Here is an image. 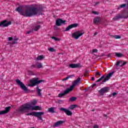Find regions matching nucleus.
<instances>
[{
  "instance_id": "1",
  "label": "nucleus",
  "mask_w": 128,
  "mask_h": 128,
  "mask_svg": "<svg viewBox=\"0 0 128 128\" xmlns=\"http://www.w3.org/2000/svg\"><path fill=\"white\" fill-rule=\"evenodd\" d=\"M44 8L42 6H39L38 9L36 7L30 6L26 8L24 10L18 7L16 8V12H18L21 16L26 18H30L34 16H36L38 14V12H42Z\"/></svg>"
},
{
  "instance_id": "2",
  "label": "nucleus",
  "mask_w": 128,
  "mask_h": 128,
  "mask_svg": "<svg viewBox=\"0 0 128 128\" xmlns=\"http://www.w3.org/2000/svg\"><path fill=\"white\" fill-rule=\"evenodd\" d=\"M28 110H42V108L38 106H32L30 104H26L22 105L20 108V112H24Z\"/></svg>"
},
{
  "instance_id": "3",
  "label": "nucleus",
  "mask_w": 128,
  "mask_h": 128,
  "mask_svg": "<svg viewBox=\"0 0 128 128\" xmlns=\"http://www.w3.org/2000/svg\"><path fill=\"white\" fill-rule=\"evenodd\" d=\"M44 82V80H39L38 78H34L33 80H30V83L31 84H28V86H36V84H40Z\"/></svg>"
},
{
  "instance_id": "4",
  "label": "nucleus",
  "mask_w": 128,
  "mask_h": 128,
  "mask_svg": "<svg viewBox=\"0 0 128 128\" xmlns=\"http://www.w3.org/2000/svg\"><path fill=\"white\" fill-rule=\"evenodd\" d=\"M110 87L106 86L103 88H102L100 90L98 91V94L100 96H104V94H106V92H108L110 90Z\"/></svg>"
},
{
  "instance_id": "5",
  "label": "nucleus",
  "mask_w": 128,
  "mask_h": 128,
  "mask_svg": "<svg viewBox=\"0 0 128 128\" xmlns=\"http://www.w3.org/2000/svg\"><path fill=\"white\" fill-rule=\"evenodd\" d=\"M16 84H18V86H20L22 90H24V92H28V88L26 86H24V84L22 82V81H20V80L16 79Z\"/></svg>"
},
{
  "instance_id": "6",
  "label": "nucleus",
  "mask_w": 128,
  "mask_h": 128,
  "mask_svg": "<svg viewBox=\"0 0 128 128\" xmlns=\"http://www.w3.org/2000/svg\"><path fill=\"white\" fill-rule=\"evenodd\" d=\"M84 32H80V31L76 32L72 34V38H74L75 40H78L82 34H84Z\"/></svg>"
},
{
  "instance_id": "7",
  "label": "nucleus",
  "mask_w": 128,
  "mask_h": 128,
  "mask_svg": "<svg viewBox=\"0 0 128 128\" xmlns=\"http://www.w3.org/2000/svg\"><path fill=\"white\" fill-rule=\"evenodd\" d=\"M10 24H12V22H8L6 20H4L0 22V26H2L3 28L8 26H10Z\"/></svg>"
},
{
  "instance_id": "8",
  "label": "nucleus",
  "mask_w": 128,
  "mask_h": 128,
  "mask_svg": "<svg viewBox=\"0 0 128 128\" xmlns=\"http://www.w3.org/2000/svg\"><path fill=\"white\" fill-rule=\"evenodd\" d=\"M60 110H61L62 112H64L67 116H72V111L64 108H60Z\"/></svg>"
},
{
  "instance_id": "9",
  "label": "nucleus",
  "mask_w": 128,
  "mask_h": 128,
  "mask_svg": "<svg viewBox=\"0 0 128 128\" xmlns=\"http://www.w3.org/2000/svg\"><path fill=\"white\" fill-rule=\"evenodd\" d=\"M66 22V20H62V18H58L56 20V26H60L62 24H64Z\"/></svg>"
},
{
  "instance_id": "10",
  "label": "nucleus",
  "mask_w": 128,
  "mask_h": 128,
  "mask_svg": "<svg viewBox=\"0 0 128 128\" xmlns=\"http://www.w3.org/2000/svg\"><path fill=\"white\" fill-rule=\"evenodd\" d=\"M80 82V78L78 77L75 81L73 82L72 85L69 88L70 90L72 91L74 86H76V84H78Z\"/></svg>"
},
{
  "instance_id": "11",
  "label": "nucleus",
  "mask_w": 128,
  "mask_h": 128,
  "mask_svg": "<svg viewBox=\"0 0 128 128\" xmlns=\"http://www.w3.org/2000/svg\"><path fill=\"white\" fill-rule=\"evenodd\" d=\"M114 72L108 73L104 78V80L102 81V82H106V80H108L110 78L114 76Z\"/></svg>"
},
{
  "instance_id": "12",
  "label": "nucleus",
  "mask_w": 128,
  "mask_h": 128,
  "mask_svg": "<svg viewBox=\"0 0 128 128\" xmlns=\"http://www.w3.org/2000/svg\"><path fill=\"white\" fill-rule=\"evenodd\" d=\"M70 92H72L70 89L69 88H67L63 93H60L58 94V98H62V96H64L68 94Z\"/></svg>"
},
{
  "instance_id": "13",
  "label": "nucleus",
  "mask_w": 128,
  "mask_h": 128,
  "mask_svg": "<svg viewBox=\"0 0 128 128\" xmlns=\"http://www.w3.org/2000/svg\"><path fill=\"white\" fill-rule=\"evenodd\" d=\"M78 24H70L66 28L65 32H68L70 30H72V28H74L78 27Z\"/></svg>"
},
{
  "instance_id": "14",
  "label": "nucleus",
  "mask_w": 128,
  "mask_h": 128,
  "mask_svg": "<svg viewBox=\"0 0 128 128\" xmlns=\"http://www.w3.org/2000/svg\"><path fill=\"white\" fill-rule=\"evenodd\" d=\"M128 18V14L127 16H124L122 14H118L113 18V20H120V18Z\"/></svg>"
},
{
  "instance_id": "15",
  "label": "nucleus",
  "mask_w": 128,
  "mask_h": 128,
  "mask_svg": "<svg viewBox=\"0 0 128 128\" xmlns=\"http://www.w3.org/2000/svg\"><path fill=\"white\" fill-rule=\"evenodd\" d=\"M35 114H36V116H34L36 118H38V120H42V116L44 115V112H36Z\"/></svg>"
},
{
  "instance_id": "16",
  "label": "nucleus",
  "mask_w": 128,
  "mask_h": 128,
  "mask_svg": "<svg viewBox=\"0 0 128 128\" xmlns=\"http://www.w3.org/2000/svg\"><path fill=\"white\" fill-rule=\"evenodd\" d=\"M80 67V64H69V68H78Z\"/></svg>"
},
{
  "instance_id": "17",
  "label": "nucleus",
  "mask_w": 128,
  "mask_h": 128,
  "mask_svg": "<svg viewBox=\"0 0 128 128\" xmlns=\"http://www.w3.org/2000/svg\"><path fill=\"white\" fill-rule=\"evenodd\" d=\"M10 110V106L6 107L5 110L0 111V114H8Z\"/></svg>"
},
{
  "instance_id": "18",
  "label": "nucleus",
  "mask_w": 128,
  "mask_h": 128,
  "mask_svg": "<svg viewBox=\"0 0 128 128\" xmlns=\"http://www.w3.org/2000/svg\"><path fill=\"white\" fill-rule=\"evenodd\" d=\"M127 62H124L122 63V60H120L118 61L116 63V66H125V64H126Z\"/></svg>"
},
{
  "instance_id": "19",
  "label": "nucleus",
  "mask_w": 128,
  "mask_h": 128,
  "mask_svg": "<svg viewBox=\"0 0 128 128\" xmlns=\"http://www.w3.org/2000/svg\"><path fill=\"white\" fill-rule=\"evenodd\" d=\"M64 124V121L62 120H58L56 123H54V127H58L59 126H60V124Z\"/></svg>"
},
{
  "instance_id": "20",
  "label": "nucleus",
  "mask_w": 128,
  "mask_h": 128,
  "mask_svg": "<svg viewBox=\"0 0 128 128\" xmlns=\"http://www.w3.org/2000/svg\"><path fill=\"white\" fill-rule=\"evenodd\" d=\"M16 38H14V40H12V42H7L8 44H10V46L12 47L14 46V44H16Z\"/></svg>"
},
{
  "instance_id": "21",
  "label": "nucleus",
  "mask_w": 128,
  "mask_h": 128,
  "mask_svg": "<svg viewBox=\"0 0 128 128\" xmlns=\"http://www.w3.org/2000/svg\"><path fill=\"white\" fill-rule=\"evenodd\" d=\"M100 22V18L98 16L95 18L93 20L94 24H98Z\"/></svg>"
},
{
  "instance_id": "22",
  "label": "nucleus",
  "mask_w": 128,
  "mask_h": 128,
  "mask_svg": "<svg viewBox=\"0 0 128 128\" xmlns=\"http://www.w3.org/2000/svg\"><path fill=\"white\" fill-rule=\"evenodd\" d=\"M36 89L37 90L36 92L38 96H42V93H40V92H42V90L40 89V88H38V86H37L36 87Z\"/></svg>"
},
{
  "instance_id": "23",
  "label": "nucleus",
  "mask_w": 128,
  "mask_h": 128,
  "mask_svg": "<svg viewBox=\"0 0 128 128\" xmlns=\"http://www.w3.org/2000/svg\"><path fill=\"white\" fill-rule=\"evenodd\" d=\"M48 112H51V114H54L56 112V111H54V108L51 107L48 109Z\"/></svg>"
},
{
  "instance_id": "24",
  "label": "nucleus",
  "mask_w": 128,
  "mask_h": 128,
  "mask_svg": "<svg viewBox=\"0 0 128 128\" xmlns=\"http://www.w3.org/2000/svg\"><path fill=\"white\" fill-rule=\"evenodd\" d=\"M76 108V104H71L68 108V110H74V108Z\"/></svg>"
},
{
  "instance_id": "25",
  "label": "nucleus",
  "mask_w": 128,
  "mask_h": 128,
  "mask_svg": "<svg viewBox=\"0 0 128 128\" xmlns=\"http://www.w3.org/2000/svg\"><path fill=\"white\" fill-rule=\"evenodd\" d=\"M40 28V25H38L36 26H34V32H38V30Z\"/></svg>"
},
{
  "instance_id": "26",
  "label": "nucleus",
  "mask_w": 128,
  "mask_h": 128,
  "mask_svg": "<svg viewBox=\"0 0 128 128\" xmlns=\"http://www.w3.org/2000/svg\"><path fill=\"white\" fill-rule=\"evenodd\" d=\"M115 54H116V56L117 58H122V54L120 53V52H115Z\"/></svg>"
},
{
  "instance_id": "27",
  "label": "nucleus",
  "mask_w": 128,
  "mask_h": 128,
  "mask_svg": "<svg viewBox=\"0 0 128 128\" xmlns=\"http://www.w3.org/2000/svg\"><path fill=\"white\" fill-rule=\"evenodd\" d=\"M76 97H74V96H72L70 97L69 99V102H76Z\"/></svg>"
},
{
  "instance_id": "28",
  "label": "nucleus",
  "mask_w": 128,
  "mask_h": 128,
  "mask_svg": "<svg viewBox=\"0 0 128 128\" xmlns=\"http://www.w3.org/2000/svg\"><path fill=\"white\" fill-rule=\"evenodd\" d=\"M37 68V64H33L30 66L29 67V68H30L31 70H34V68Z\"/></svg>"
},
{
  "instance_id": "29",
  "label": "nucleus",
  "mask_w": 128,
  "mask_h": 128,
  "mask_svg": "<svg viewBox=\"0 0 128 128\" xmlns=\"http://www.w3.org/2000/svg\"><path fill=\"white\" fill-rule=\"evenodd\" d=\"M36 112H33L30 113H28L26 114V116H36Z\"/></svg>"
},
{
  "instance_id": "30",
  "label": "nucleus",
  "mask_w": 128,
  "mask_h": 128,
  "mask_svg": "<svg viewBox=\"0 0 128 128\" xmlns=\"http://www.w3.org/2000/svg\"><path fill=\"white\" fill-rule=\"evenodd\" d=\"M37 68H44V66H42V63H38L37 64Z\"/></svg>"
},
{
  "instance_id": "31",
  "label": "nucleus",
  "mask_w": 128,
  "mask_h": 128,
  "mask_svg": "<svg viewBox=\"0 0 128 128\" xmlns=\"http://www.w3.org/2000/svg\"><path fill=\"white\" fill-rule=\"evenodd\" d=\"M104 75L102 76L100 78L98 79L96 81V82H102V80H104Z\"/></svg>"
},
{
  "instance_id": "32",
  "label": "nucleus",
  "mask_w": 128,
  "mask_h": 128,
  "mask_svg": "<svg viewBox=\"0 0 128 128\" xmlns=\"http://www.w3.org/2000/svg\"><path fill=\"white\" fill-rule=\"evenodd\" d=\"M44 58V56L41 55V56H38L37 58V60H42Z\"/></svg>"
},
{
  "instance_id": "33",
  "label": "nucleus",
  "mask_w": 128,
  "mask_h": 128,
  "mask_svg": "<svg viewBox=\"0 0 128 128\" xmlns=\"http://www.w3.org/2000/svg\"><path fill=\"white\" fill-rule=\"evenodd\" d=\"M112 38H116V40H118V38H120V36H118V35H114V36H112Z\"/></svg>"
},
{
  "instance_id": "34",
  "label": "nucleus",
  "mask_w": 128,
  "mask_h": 128,
  "mask_svg": "<svg viewBox=\"0 0 128 128\" xmlns=\"http://www.w3.org/2000/svg\"><path fill=\"white\" fill-rule=\"evenodd\" d=\"M38 102V100H34L33 102H31V106H34Z\"/></svg>"
},
{
  "instance_id": "35",
  "label": "nucleus",
  "mask_w": 128,
  "mask_h": 128,
  "mask_svg": "<svg viewBox=\"0 0 128 128\" xmlns=\"http://www.w3.org/2000/svg\"><path fill=\"white\" fill-rule=\"evenodd\" d=\"M88 74H90V72L88 70H86L85 72L84 73V76H88Z\"/></svg>"
},
{
  "instance_id": "36",
  "label": "nucleus",
  "mask_w": 128,
  "mask_h": 128,
  "mask_svg": "<svg viewBox=\"0 0 128 128\" xmlns=\"http://www.w3.org/2000/svg\"><path fill=\"white\" fill-rule=\"evenodd\" d=\"M51 38H52V40H56V42H58V40H60L59 38H58L56 37V36H52Z\"/></svg>"
},
{
  "instance_id": "37",
  "label": "nucleus",
  "mask_w": 128,
  "mask_h": 128,
  "mask_svg": "<svg viewBox=\"0 0 128 128\" xmlns=\"http://www.w3.org/2000/svg\"><path fill=\"white\" fill-rule=\"evenodd\" d=\"M48 50H50V52H56V50H54V48H50Z\"/></svg>"
},
{
  "instance_id": "38",
  "label": "nucleus",
  "mask_w": 128,
  "mask_h": 128,
  "mask_svg": "<svg viewBox=\"0 0 128 128\" xmlns=\"http://www.w3.org/2000/svg\"><path fill=\"white\" fill-rule=\"evenodd\" d=\"M72 76H69L65 78H64L62 80H68V78H72Z\"/></svg>"
},
{
  "instance_id": "39",
  "label": "nucleus",
  "mask_w": 128,
  "mask_h": 128,
  "mask_svg": "<svg viewBox=\"0 0 128 128\" xmlns=\"http://www.w3.org/2000/svg\"><path fill=\"white\" fill-rule=\"evenodd\" d=\"M125 6H126V4H124L120 5V8H125Z\"/></svg>"
},
{
  "instance_id": "40",
  "label": "nucleus",
  "mask_w": 128,
  "mask_h": 128,
  "mask_svg": "<svg viewBox=\"0 0 128 128\" xmlns=\"http://www.w3.org/2000/svg\"><path fill=\"white\" fill-rule=\"evenodd\" d=\"M28 74H30L31 76H33L34 72L32 70H29L28 71Z\"/></svg>"
},
{
  "instance_id": "41",
  "label": "nucleus",
  "mask_w": 128,
  "mask_h": 128,
  "mask_svg": "<svg viewBox=\"0 0 128 128\" xmlns=\"http://www.w3.org/2000/svg\"><path fill=\"white\" fill-rule=\"evenodd\" d=\"M98 52V50H97V49H93V50H92V52L93 53H94V52Z\"/></svg>"
},
{
  "instance_id": "42",
  "label": "nucleus",
  "mask_w": 128,
  "mask_h": 128,
  "mask_svg": "<svg viewBox=\"0 0 128 128\" xmlns=\"http://www.w3.org/2000/svg\"><path fill=\"white\" fill-rule=\"evenodd\" d=\"M96 76H100V72H96Z\"/></svg>"
},
{
  "instance_id": "43",
  "label": "nucleus",
  "mask_w": 128,
  "mask_h": 128,
  "mask_svg": "<svg viewBox=\"0 0 128 128\" xmlns=\"http://www.w3.org/2000/svg\"><path fill=\"white\" fill-rule=\"evenodd\" d=\"M8 40H9L10 42V40H12V38L8 37Z\"/></svg>"
},
{
  "instance_id": "44",
  "label": "nucleus",
  "mask_w": 128,
  "mask_h": 128,
  "mask_svg": "<svg viewBox=\"0 0 128 128\" xmlns=\"http://www.w3.org/2000/svg\"><path fill=\"white\" fill-rule=\"evenodd\" d=\"M92 14H98V13L96 12L95 11H92Z\"/></svg>"
},
{
  "instance_id": "45",
  "label": "nucleus",
  "mask_w": 128,
  "mask_h": 128,
  "mask_svg": "<svg viewBox=\"0 0 128 128\" xmlns=\"http://www.w3.org/2000/svg\"><path fill=\"white\" fill-rule=\"evenodd\" d=\"M118 94V93L114 92L112 94V95L113 96H114Z\"/></svg>"
},
{
  "instance_id": "46",
  "label": "nucleus",
  "mask_w": 128,
  "mask_h": 128,
  "mask_svg": "<svg viewBox=\"0 0 128 128\" xmlns=\"http://www.w3.org/2000/svg\"><path fill=\"white\" fill-rule=\"evenodd\" d=\"M96 86V84H94L92 85V88H94V86Z\"/></svg>"
},
{
  "instance_id": "47",
  "label": "nucleus",
  "mask_w": 128,
  "mask_h": 128,
  "mask_svg": "<svg viewBox=\"0 0 128 128\" xmlns=\"http://www.w3.org/2000/svg\"><path fill=\"white\" fill-rule=\"evenodd\" d=\"M93 128H98V125H94L93 127Z\"/></svg>"
},
{
  "instance_id": "48",
  "label": "nucleus",
  "mask_w": 128,
  "mask_h": 128,
  "mask_svg": "<svg viewBox=\"0 0 128 128\" xmlns=\"http://www.w3.org/2000/svg\"><path fill=\"white\" fill-rule=\"evenodd\" d=\"M30 32H32V31H28L26 32V34H30Z\"/></svg>"
},
{
  "instance_id": "49",
  "label": "nucleus",
  "mask_w": 128,
  "mask_h": 128,
  "mask_svg": "<svg viewBox=\"0 0 128 128\" xmlns=\"http://www.w3.org/2000/svg\"><path fill=\"white\" fill-rule=\"evenodd\" d=\"M91 80H94V77H92Z\"/></svg>"
},
{
  "instance_id": "50",
  "label": "nucleus",
  "mask_w": 128,
  "mask_h": 128,
  "mask_svg": "<svg viewBox=\"0 0 128 128\" xmlns=\"http://www.w3.org/2000/svg\"><path fill=\"white\" fill-rule=\"evenodd\" d=\"M103 116L105 118H106V116H108V115H106V114H104Z\"/></svg>"
},
{
  "instance_id": "51",
  "label": "nucleus",
  "mask_w": 128,
  "mask_h": 128,
  "mask_svg": "<svg viewBox=\"0 0 128 128\" xmlns=\"http://www.w3.org/2000/svg\"><path fill=\"white\" fill-rule=\"evenodd\" d=\"M96 34H98V32H96L94 34V36H96Z\"/></svg>"
},
{
  "instance_id": "52",
  "label": "nucleus",
  "mask_w": 128,
  "mask_h": 128,
  "mask_svg": "<svg viewBox=\"0 0 128 128\" xmlns=\"http://www.w3.org/2000/svg\"><path fill=\"white\" fill-rule=\"evenodd\" d=\"M98 4H100V2H97L96 3V6H98Z\"/></svg>"
},
{
  "instance_id": "53",
  "label": "nucleus",
  "mask_w": 128,
  "mask_h": 128,
  "mask_svg": "<svg viewBox=\"0 0 128 128\" xmlns=\"http://www.w3.org/2000/svg\"><path fill=\"white\" fill-rule=\"evenodd\" d=\"M37 24H40V22H37Z\"/></svg>"
},
{
  "instance_id": "54",
  "label": "nucleus",
  "mask_w": 128,
  "mask_h": 128,
  "mask_svg": "<svg viewBox=\"0 0 128 128\" xmlns=\"http://www.w3.org/2000/svg\"><path fill=\"white\" fill-rule=\"evenodd\" d=\"M110 56V54H108V56Z\"/></svg>"
},
{
  "instance_id": "55",
  "label": "nucleus",
  "mask_w": 128,
  "mask_h": 128,
  "mask_svg": "<svg viewBox=\"0 0 128 128\" xmlns=\"http://www.w3.org/2000/svg\"><path fill=\"white\" fill-rule=\"evenodd\" d=\"M119 64H122V63H120Z\"/></svg>"
},
{
  "instance_id": "56",
  "label": "nucleus",
  "mask_w": 128,
  "mask_h": 128,
  "mask_svg": "<svg viewBox=\"0 0 128 128\" xmlns=\"http://www.w3.org/2000/svg\"><path fill=\"white\" fill-rule=\"evenodd\" d=\"M16 40H18V38H16Z\"/></svg>"
}]
</instances>
